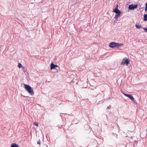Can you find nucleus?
<instances>
[{
  "mask_svg": "<svg viewBox=\"0 0 147 147\" xmlns=\"http://www.w3.org/2000/svg\"><path fill=\"white\" fill-rule=\"evenodd\" d=\"M144 21H147V14L144 15Z\"/></svg>",
  "mask_w": 147,
  "mask_h": 147,
  "instance_id": "9",
  "label": "nucleus"
},
{
  "mask_svg": "<svg viewBox=\"0 0 147 147\" xmlns=\"http://www.w3.org/2000/svg\"><path fill=\"white\" fill-rule=\"evenodd\" d=\"M143 29L145 30V31L147 32V28H143Z\"/></svg>",
  "mask_w": 147,
  "mask_h": 147,
  "instance_id": "15",
  "label": "nucleus"
},
{
  "mask_svg": "<svg viewBox=\"0 0 147 147\" xmlns=\"http://www.w3.org/2000/svg\"><path fill=\"white\" fill-rule=\"evenodd\" d=\"M34 124L36 126H38V124L37 123L35 122L34 123Z\"/></svg>",
  "mask_w": 147,
  "mask_h": 147,
  "instance_id": "13",
  "label": "nucleus"
},
{
  "mask_svg": "<svg viewBox=\"0 0 147 147\" xmlns=\"http://www.w3.org/2000/svg\"><path fill=\"white\" fill-rule=\"evenodd\" d=\"M130 60L129 59H127L126 58H124L121 63V65L125 64L126 66L128 65L130 63Z\"/></svg>",
  "mask_w": 147,
  "mask_h": 147,
  "instance_id": "3",
  "label": "nucleus"
},
{
  "mask_svg": "<svg viewBox=\"0 0 147 147\" xmlns=\"http://www.w3.org/2000/svg\"><path fill=\"white\" fill-rule=\"evenodd\" d=\"M37 144H39V145H40V140H39L37 141Z\"/></svg>",
  "mask_w": 147,
  "mask_h": 147,
  "instance_id": "14",
  "label": "nucleus"
},
{
  "mask_svg": "<svg viewBox=\"0 0 147 147\" xmlns=\"http://www.w3.org/2000/svg\"><path fill=\"white\" fill-rule=\"evenodd\" d=\"M136 27L137 28H140L141 27V25H136Z\"/></svg>",
  "mask_w": 147,
  "mask_h": 147,
  "instance_id": "11",
  "label": "nucleus"
},
{
  "mask_svg": "<svg viewBox=\"0 0 147 147\" xmlns=\"http://www.w3.org/2000/svg\"><path fill=\"white\" fill-rule=\"evenodd\" d=\"M123 45V44L122 43L119 44V43H117L114 42H112L109 44V46L111 48H113L118 47Z\"/></svg>",
  "mask_w": 147,
  "mask_h": 147,
  "instance_id": "2",
  "label": "nucleus"
},
{
  "mask_svg": "<svg viewBox=\"0 0 147 147\" xmlns=\"http://www.w3.org/2000/svg\"><path fill=\"white\" fill-rule=\"evenodd\" d=\"M145 5L146 6V8H147V3Z\"/></svg>",
  "mask_w": 147,
  "mask_h": 147,
  "instance_id": "17",
  "label": "nucleus"
},
{
  "mask_svg": "<svg viewBox=\"0 0 147 147\" xmlns=\"http://www.w3.org/2000/svg\"><path fill=\"white\" fill-rule=\"evenodd\" d=\"M118 4H117L115 7V8L114 9H113V10H115V9H118Z\"/></svg>",
  "mask_w": 147,
  "mask_h": 147,
  "instance_id": "12",
  "label": "nucleus"
},
{
  "mask_svg": "<svg viewBox=\"0 0 147 147\" xmlns=\"http://www.w3.org/2000/svg\"><path fill=\"white\" fill-rule=\"evenodd\" d=\"M18 146L17 144L14 143L11 144L10 147H18Z\"/></svg>",
  "mask_w": 147,
  "mask_h": 147,
  "instance_id": "8",
  "label": "nucleus"
},
{
  "mask_svg": "<svg viewBox=\"0 0 147 147\" xmlns=\"http://www.w3.org/2000/svg\"><path fill=\"white\" fill-rule=\"evenodd\" d=\"M18 66L19 68H20L21 67H22L23 69H24V67H22V64L20 63H18Z\"/></svg>",
  "mask_w": 147,
  "mask_h": 147,
  "instance_id": "10",
  "label": "nucleus"
},
{
  "mask_svg": "<svg viewBox=\"0 0 147 147\" xmlns=\"http://www.w3.org/2000/svg\"><path fill=\"white\" fill-rule=\"evenodd\" d=\"M147 10V8H146H146L145 9V11H146Z\"/></svg>",
  "mask_w": 147,
  "mask_h": 147,
  "instance_id": "16",
  "label": "nucleus"
},
{
  "mask_svg": "<svg viewBox=\"0 0 147 147\" xmlns=\"http://www.w3.org/2000/svg\"><path fill=\"white\" fill-rule=\"evenodd\" d=\"M138 7L137 5H134L133 4H131L129 5V9H133L135 8H137Z\"/></svg>",
  "mask_w": 147,
  "mask_h": 147,
  "instance_id": "6",
  "label": "nucleus"
},
{
  "mask_svg": "<svg viewBox=\"0 0 147 147\" xmlns=\"http://www.w3.org/2000/svg\"><path fill=\"white\" fill-rule=\"evenodd\" d=\"M24 85L25 88L29 94L31 95H33L34 93L32 88L28 85L25 84Z\"/></svg>",
  "mask_w": 147,
  "mask_h": 147,
  "instance_id": "1",
  "label": "nucleus"
},
{
  "mask_svg": "<svg viewBox=\"0 0 147 147\" xmlns=\"http://www.w3.org/2000/svg\"><path fill=\"white\" fill-rule=\"evenodd\" d=\"M50 68L51 69H55V67H58V66L56 65L53 64V63H51L50 65Z\"/></svg>",
  "mask_w": 147,
  "mask_h": 147,
  "instance_id": "7",
  "label": "nucleus"
},
{
  "mask_svg": "<svg viewBox=\"0 0 147 147\" xmlns=\"http://www.w3.org/2000/svg\"><path fill=\"white\" fill-rule=\"evenodd\" d=\"M113 11L116 13L115 15V18L116 20H117L120 16L121 14V11L119 9H116L115 10H113Z\"/></svg>",
  "mask_w": 147,
  "mask_h": 147,
  "instance_id": "4",
  "label": "nucleus"
},
{
  "mask_svg": "<svg viewBox=\"0 0 147 147\" xmlns=\"http://www.w3.org/2000/svg\"><path fill=\"white\" fill-rule=\"evenodd\" d=\"M123 94L125 96L128 97L131 100H134V98L133 96L131 94H128L126 93H123Z\"/></svg>",
  "mask_w": 147,
  "mask_h": 147,
  "instance_id": "5",
  "label": "nucleus"
}]
</instances>
